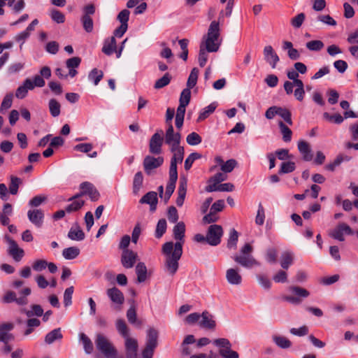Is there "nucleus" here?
I'll return each mask as SVG.
<instances>
[{
	"instance_id": "obj_1",
	"label": "nucleus",
	"mask_w": 358,
	"mask_h": 358,
	"mask_svg": "<svg viewBox=\"0 0 358 358\" xmlns=\"http://www.w3.org/2000/svg\"><path fill=\"white\" fill-rule=\"evenodd\" d=\"M173 237L177 241L166 242L162 246V252L165 255V268L166 272L173 275L179 267L178 262L182 254V244L185 233V224L183 222H178L173 229Z\"/></svg>"
},
{
	"instance_id": "obj_2",
	"label": "nucleus",
	"mask_w": 358,
	"mask_h": 358,
	"mask_svg": "<svg viewBox=\"0 0 358 358\" xmlns=\"http://www.w3.org/2000/svg\"><path fill=\"white\" fill-rule=\"evenodd\" d=\"M220 22L213 21L208 29L207 34L203 36V48L208 52H215L219 50L222 40L220 38Z\"/></svg>"
},
{
	"instance_id": "obj_3",
	"label": "nucleus",
	"mask_w": 358,
	"mask_h": 358,
	"mask_svg": "<svg viewBox=\"0 0 358 358\" xmlns=\"http://www.w3.org/2000/svg\"><path fill=\"white\" fill-rule=\"evenodd\" d=\"M252 247L250 243H245L241 249L239 255H234L232 258L235 262L243 267L250 268L253 266H259L260 263L251 255Z\"/></svg>"
},
{
	"instance_id": "obj_4",
	"label": "nucleus",
	"mask_w": 358,
	"mask_h": 358,
	"mask_svg": "<svg viewBox=\"0 0 358 358\" xmlns=\"http://www.w3.org/2000/svg\"><path fill=\"white\" fill-rule=\"evenodd\" d=\"M95 344L96 348L106 358H117V351L109 340L103 334L96 335Z\"/></svg>"
},
{
	"instance_id": "obj_5",
	"label": "nucleus",
	"mask_w": 358,
	"mask_h": 358,
	"mask_svg": "<svg viewBox=\"0 0 358 358\" xmlns=\"http://www.w3.org/2000/svg\"><path fill=\"white\" fill-rule=\"evenodd\" d=\"M213 343L218 348L219 355L222 358H239L238 353L231 349L232 345L227 338H217Z\"/></svg>"
},
{
	"instance_id": "obj_6",
	"label": "nucleus",
	"mask_w": 358,
	"mask_h": 358,
	"mask_svg": "<svg viewBox=\"0 0 358 358\" xmlns=\"http://www.w3.org/2000/svg\"><path fill=\"white\" fill-rule=\"evenodd\" d=\"M213 343L218 348L219 355L222 358H239L238 353L231 349L232 345L227 338H217Z\"/></svg>"
},
{
	"instance_id": "obj_7",
	"label": "nucleus",
	"mask_w": 358,
	"mask_h": 358,
	"mask_svg": "<svg viewBox=\"0 0 358 358\" xmlns=\"http://www.w3.org/2000/svg\"><path fill=\"white\" fill-rule=\"evenodd\" d=\"M31 289L25 287L20 292V296L17 297L16 294L13 291L7 292L3 298V301L6 303L15 302L20 306H25L29 303L27 296L31 294Z\"/></svg>"
},
{
	"instance_id": "obj_8",
	"label": "nucleus",
	"mask_w": 358,
	"mask_h": 358,
	"mask_svg": "<svg viewBox=\"0 0 358 358\" xmlns=\"http://www.w3.org/2000/svg\"><path fill=\"white\" fill-rule=\"evenodd\" d=\"M83 15L80 18L83 29L87 33L93 31L94 23L92 15L95 13V6L92 3L86 5L83 8Z\"/></svg>"
},
{
	"instance_id": "obj_9",
	"label": "nucleus",
	"mask_w": 358,
	"mask_h": 358,
	"mask_svg": "<svg viewBox=\"0 0 358 358\" xmlns=\"http://www.w3.org/2000/svg\"><path fill=\"white\" fill-rule=\"evenodd\" d=\"M4 239L8 243V254L13 259L14 261L18 262L22 260L24 256V251L20 248L15 241L11 238L8 235H5Z\"/></svg>"
},
{
	"instance_id": "obj_10",
	"label": "nucleus",
	"mask_w": 358,
	"mask_h": 358,
	"mask_svg": "<svg viewBox=\"0 0 358 358\" xmlns=\"http://www.w3.org/2000/svg\"><path fill=\"white\" fill-rule=\"evenodd\" d=\"M223 229L220 225L212 224L208 227L206 234V242L212 246H216L221 242Z\"/></svg>"
},
{
	"instance_id": "obj_11",
	"label": "nucleus",
	"mask_w": 358,
	"mask_h": 358,
	"mask_svg": "<svg viewBox=\"0 0 358 358\" xmlns=\"http://www.w3.org/2000/svg\"><path fill=\"white\" fill-rule=\"evenodd\" d=\"M289 290L297 296H284L282 299L294 305H299L301 303L300 298H307L310 295V292L307 289L298 286H291Z\"/></svg>"
},
{
	"instance_id": "obj_12",
	"label": "nucleus",
	"mask_w": 358,
	"mask_h": 358,
	"mask_svg": "<svg viewBox=\"0 0 358 358\" xmlns=\"http://www.w3.org/2000/svg\"><path fill=\"white\" fill-rule=\"evenodd\" d=\"M163 163V157L159 156L157 157H155L153 156L148 155L143 160L144 170L148 175H150L152 173L154 169L161 166Z\"/></svg>"
},
{
	"instance_id": "obj_13",
	"label": "nucleus",
	"mask_w": 358,
	"mask_h": 358,
	"mask_svg": "<svg viewBox=\"0 0 358 358\" xmlns=\"http://www.w3.org/2000/svg\"><path fill=\"white\" fill-rule=\"evenodd\" d=\"M352 234V230L348 224L340 223L329 232V236L336 240L343 241L345 240V234L350 235Z\"/></svg>"
},
{
	"instance_id": "obj_14",
	"label": "nucleus",
	"mask_w": 358,
	"mask_h": 358,
	"mask_svg": "<svg viewBox=\"0 0 358 358\" xmlns=\"http://www.w3.org/2000/svg\"><path fill=\"white\" fill-rule=\"evenodd\" d=\"M126 358H137L138 344L136 338L127 337L124 338Z\"/></svg>"
},
{
	"instance_id": "obj_15",
	"label": "nucleus",
	"mask_w": 358,
	"mask_h": 358,
	"mask_svg": "<svg viewBox=\"0 0 358 358\" xmlns=\"http://www.w3.org/2000/svg\"><path fill=\"white\" fill-rule=\"evenodd\" d=\"M138 255L131 250H124L121 255V262L126 268H132L136 262Z\"/></svg>"
},
{
	"instance_id": "obj_16",
	"label": "nucleus",
	"mask_w": 358,
	"mask_h": 358,
	"mask_svg": "<svg viewBox=\"0 0 358 358\" xmlns=\"http://www.w3.org/2000/svg\"><path fill=\"white\" fill-rule=\"evenodd\" d=\"M263 55L265 61L273 68L275 69L280 60L279 57L275 52L273 47L270 45H266L263 50Z\"/></svg>"
},
{
	"instance_id": "obj_17",
	"label": "nucleus",
	"mask_w": 358,
	"mask_h": 358,
	"mask_svg": "<svg viewBox=\"0 0 358 358\" xmlns=\"http://www.w3.org/2000/svg\"><path fill=\"white\" fill-rule=\"evenodd\" d=\"M226 279L231 285H240L242 283V276L238 268H230L226 271Z\"/></svg>"
},
{
	"instance_id": "obj_18",
	"label": "nucleus",
	"mask_w": 358,
	"mask_h": 358,
	"mask_svg": "<svg viewBox=\"0 0 358 358\" xmlns=\"http://www.w3.org/2000/svg\"><path fill=\"white\" fill-rule=\"evenodd\" d=\"M29 220L36 227H41L43 223L44 214L40 209L29 210L27 212Z\"/></svg>"
},
{
	"instance_id": "obj_19",
	"label": "nucleus",
	"mask_w": 358,
	"mask_h": 358,
	"mask_svg": "<svg viewBox=\"0 0 358 358\" xmlns=\"http://www.w3.org/2000/svg\"><path fill=\"white\" fill-rule=\"evenodd\" d=\"M142 204L146 203L150 205V210L152 212L155 211L158 202L157 193L153 191L145 194L139 201Z\"/></svg>"
},
{
	"instance_id": "obj_20",
	"label": "nucleus",
	"mask_w": 358,
	"mask_h": 358,
	"mask_svg": "<svg viewBox=\"0 0 358 358\" xmlns=\"http://www.w3.org/2000/svg\"><path fill=\"white\" fill-rule=\"evenodd\" d=\"M13 327L12 323H3L0 325V342L8 343L13 340V334L10 333Z\"/></svg>"
},
{
	"instance_id": "obj_21",
	"label": "nucleus",
	"mask_w": 358,
	"mask_h": 358,
	"mask_svg": "<svg viewBox=\"0 0 358 358\" xmlns=\"http://www.w3.org/2000/svg\"><path fill=\"white\" fill-rule=\"evenodd\" d=\"M71 203L66 207V211L69 213L78 211L85 204V201L80 197V194H76L69 199Z\"/></svg>"
},
{
	"instance_id": "obj_22",
	"label": "nucleus",
	"mask_w": 358,
	"mask_h": 358,
	"mask_svg": "<svg viewBox=\"0 0 358 358\" xmlns=\"http://www.w3.org/2000/svg\"><path fill=\"white\" fill-rule=\"evenodd\" d=\"M199 324L201 327L207 329H214L216 326L213 316L207 311L202 313Z\"/></svg>"
},
{
	"instance_id": "obj_23",
	"label": "nucleus",
	"mask_w": 358,
	"mask_h": 358,
	"mask_svg": "<svg viewBox=\"0 0 358 358\" xmlns=\"http://www.w3.org/2000/svg\"><path fill=\"white\" fill-rule=\"evenodd\" d=\"M164 138L162 136H152L150 141V152L154 155H159L162 152V145Z\"/></svg>"
},
{
	"instance_id": "obj_24",
	"label": "nucleus",
	"mask_w": 358,
	"mask_h": 358,
	"mask_svg": "<svg viewBox=\"0 0 358 358\" xmlns=\"http://www.w3.org/2000/svg\"><path fill=\"white\" fill-rule=\"evenodd\" d=\"M33 86L31 80L27 78L24 80L22 85L19 86L15 92V96L17 99H22L27 95L29 90H32Z\"/></svg>"
},
{
	"instance_id": "obj_25",
	"label": "nucleus",
	"mask_w": 358,
	"mask_h": 358,
	"mask_svg": "<svg viewBox=\"0 0 358 358\" xmlns=\"http://www.w3.org/2000/svg\"><path fill=\"white\" fill-rule=\"evenodd\" d=\"M298 149L301 155H302L303 159L306 162H310L313 159V154L311 152L309 144L304 141H300L298 143Z\"/></svg>"
},
{
	"instance_id": "obj_26",
	"label": "nucleus",
	"mask_w": 358,
	"mask_h": 358,
	"mask_svg": "<svg viewBox=\"0 0 358 358\" xmlns=\"http://www.w3.org/2000/svg\"><path fill=\"white\" fill-rule=\"evenodd\" d=\"M187 182L185 178H180L179 187L178 189V197L176 204L178 206H182L184 203L187 193Z\"/></svg>"
},
{
	"instance_id": "obj_27",
	"label": "nucleus",
	"mask_w": 358,
	"mask_h": 358,
	"mask_svg": "<svg viewBox=\"0 0 358 358\" xmlns=\"http://www.w3.org/2000/svg\"><path fill=\"white\" fill-rule=\"evenodd\" d=\"M107 295L113 303L119 305L122 304L124 301L122 292L116 287L108 289Z\"/></svg>"
},
{
	"instance_id": "obj_28",
	"label": "nucleus",
	"mask_w": 358,
	"mask_h": 358,
	"mask_svg": "<svg viewBox=\"0 0 358 358\" xmlns=\"http://www.w3.org/2000/svg\"><path fill=\"white\" fill-rule=\"evenodd\" d=\"M136 273L137 275V282L138 283L144 282L148 278V269L143 262H138L136 266Z\"/></svg>"
},
{
	"instance_id": "obj_29",
	"label": "nucleus",
	"mask_w": 358,
	"mask_h": 358,
	"mask_svg": "<svg viewBox=\"0 0 358 358\" xmlns=\"http://www.w3.org/2000/svg\"><path fill=\"white\" fill-rule=\"evenodd\" d=\"M294 262V253L291 251H285L280 256V266L283 269H287Z\"/></svg>"
},
{
	"instance_id": "obj_30",
	"label": "nucleus",
	"mask_w": 358,
	"mask_h": 358,
	"mask_svg": "<svg viewBox=\"0 0 358 358\" xmlns=\"http://www.w3.org/2000/svg\"><path fill=\"white\" fill-rule=\"evenodd\" d=\"M21 312L24 313L27 317L33 316L41 317L43 315V309L40 305L37 304L31 306L29 310L23 308L21 310Z\"/></svg>"
},
{
	"instance_id": "obj_31",
	"label": "nucleus",
	"mask_w": 358,
	"mask_h": 358,
	"mask_svg": "<svg viewBox=\"0 0 358 358\" xmlns=\"http://www.w3.org/2000/svg\"><path fill=\"white\" fill-rule=\"evenodd\" d=\"M272 340L274 343L282 349H287L291 347V341L285 336L274 335L272 336Z\"/></svg>"
},
{
	"instance_id": "obj_32",
	"label": "nucleus",
	"mask_w": 358,
	"mask_h": 358,
	"mask_svg": "<svg viewBox=\"0 0 358 358\" xmlns=\"http://www.w3.org/2000/svg\"><path fill=\"white\" fill-rule=\"evenodd\" d=\"M165 141L170 146L171 152L183 148L180 145V136H166Z\"/></svg>"
},
{
	"instance_id": "obj_33",
	"label": "nucleus",
	"mask_w": 358,
	"mask_h": 358,
	"mask_svg": "<svg viewBox=\"0 0 358 358\" xmlns=\"http://www.w3.org/2000/svg\"><path fill=\"white\" fill-rule=\"evenodd\" d=\"M63 336L61 333V329L57 328L47 334L45 338V342L47 344H52L57 340H61Z\"/></svg>"
},
{
	"instance_id": "obj_34",
	"label": "nucleus",
	"mask_w": 358,
	"mask_h": 358,
	"mask_svg": "<svg viewBox=\"0 0 358 358\" xmlns=\"http://www.w3.org/2000/svg\"><path fill=\"white\" fill-rule=\"evenodd\" d=\"M116 48V40L115 36H112L104 43L102 51L107 55H110L113 53Z\"/></svg>"
},
{
	"instance_id": "obj_35",
	"label": "nucleus",
	"mask_w": 358,
	"mask_h": 358,
	"mask_svg": "<svg viewBox=\"0 0 358 358\" xmlns=\"http://www.w3.org/2000/svg\"><path fill=\"white\" fill-rule=\"evenodd\" d=\"M68 237L73 241H80L85 238V234L78 227H71L68 233Z\"/></svg>"
},
{
	"instance_id": "obj_36",
	"label": "nucleus",
	"mask_w": 358,
	"mask_h": 358,
	"mask_svg": "<svg viewBox=\"0 0 358 358\" xmlns=\"http://www.w3.org/2000/svg\"><path fill=\"white\" fill-rule=\"evenodd\" d=\"M158 333L157 330L150 328L147 331L146 345L156 348L157 345Z\"/></svg>"
},
{
	"instance_id": "obj_37",
	"label": "nucleus",
	"mask_w": 358,
	"mask_h": 358,
	"mask_svg": "<svg viewBox=\"0 0 358 358\" xmlns=\"http://www.w3.org/2000/svg\"><path fill=\"white\" fill-rule=\"evenodd\" d=\"M29 319L26 322V329L24 332V336H29L33 331L34 328L40 326L41 321L37 318L28 317Z\"/></svg>"
},
{
	"instance_id": "obj_38",
	"label": "nucleus",
	"mask_w": 358,
	"mask_h": 358,
	"mask_svg": "<svg viewBox=\"0 0 358 358\" xmlns=\"http://www.w3.org/2000/svg\"><path fill=\"white\" fill-rule=\"evenodd\" d=\"M143 182V176L142 172H137L134 177L133 180V193L136 195L138 194L141 188L142 187Z\"/></svg>"
},
{
	"instance_id": "obj_39",
	"label": "nucleus",
	"mask_w": 358,
	"mask_h": 358,
	"mask_svg": "<svg viewBox=\"0 0 358 358\" xmlns=\"http://www.w3.org/2000/svg\"><path fill=\"white\" fill-rule=\"evenodd\" d=\"M79 338L80 341L83 343L85 352L87 354H91L93 351V344L92 341L84 333H80L79 334Z\"/></svg>"
},
{
	"instance_id": "obj_40",
	"label": "nucleus",
	"mask_w": 358,
	"mask_h": 358,
	"mask_svg": "<svg viewBox=\"0 0 358 358\" xmlns=\"http://www.w3.org/2000/svg\"><path fill=\"white\" fill-rule=\"evenodd\" d=\"M116 329L119 334L124 338H127V337L129 336V330L124 322L122 319H119L116 321Z\"/></svg>"
},
{
	"instance_id": "obj_41",
	"label": "nucleus",
	"mask_w": 358,
	"mask_h": 358,
	"mask_svg": "<svg viewBox=\"0 0 358 358\" xmlns=\"http://www.w3.org/2000/svg\"><path fill=\"white\" fill-rule=\"evenodd\" d=\"M80 254V250L76 247H69L64 249L62 255L66 259H73Z\"/></svg>"
},
{
	"instance_id": "obj_42",
	"label": "nucleus",
	"mask_w": 358,
	"mask_h": 358,
	"mask_svg": "<svg viewBox=\"0 0 358 358\" xmlns=\"http://www.w3.org/2000/svg\"><path fill=\"white\" fill-rule=\"evenodd\" d=\"M199 69L197 68H193L190 72L187 82V87L189 90L192 89L197 83L199 76Z\"/></svg>"
},
{
	"instance_id": "obj_43",
	"label": "nucleus",
	"mask_w": 358,
	"mask_h": 358,
	"mask_svg": "<svg viewBox=\"0 0 358 358\" xmlns=\"http://www.w3.org/2000/svg\"><path fill=\"white\" fill-rule=\"evenodd\" d=\"M48 107L52 117H55L59 115L61 105L55 99H51L49 101Z\"/></svg>"
},
{
	"instance_id": "obj_44",
	"label": "nucleus",
	"mask_w": 358,
	"mask_h": 358,
	"mask_svg": "<svg viewBox=\"0 0 358 358\" xmlns=\"http://www.w3.org/2000/svg\"><path fill=\"white\" fill-rule=\"evenodd\" d=\"M216 107L217 104L215 103H211L210 105L203 108L199 115L198 120H203L207 118L215 111Z\"/></svg>"
},
{
	"instance_id": "obj_45",
	"label": "nucleus",
	"mask_w": 358,
	"mask_h": 358,
	"mask_svg": "<svg viewBox=\"0 0 358 358\" xmlns=\"http://www.w3.org/2000/svg\"><path fill=\"white\" fill-rule=\"evenodd\" d=\"M171 80V76L169 73H166L161 78L156 80L154 87L159 90L167 86Z\"/></svg>"
},
{
	"instance_id": "obj_46",
	"label": "nucleus",
	"mask_w": 358,
	"mask_h": 358,
	"mask_svg": "<svg viewBox=\"0 0 358 358\" xmlns=\"http://www.w3.org/2000/svg\"><path fill=\"white\" fill-rule=\"evenodd\" d=\"M103 73L102 71L98 70L97 69H93L88 75L90 80L92 81L94 85H97L100 80L102 79Z\"/></svg>"
},
{
	"instance_id": "obj_47",
	"label": "nucleus",
	"mask_w": 358,
	"mask_h": 358,
	"mask_svg": "<svg viewBox=\"0 0 358 358\" xmlns=\"http://www.w3.org/2000/svg\"><path fill=\"white\" fill-rule=\"evenodd\" d=\"M238 239V233L234 229H231L229 237L227 241V248L229 249H235Z\"/></svg>"
},
{
	"instance_id": "obj_48",
	"label": "nucleus",
	"mask_w": 358,
	"mask_h": 358,
	"mask_svg": "<svg viewBox=\"0 0 358 358\" xmlns=\"http://www.w3.org/2000/svg\"><path fill=\"white\" fill-rule=\"evenodd\" d=\"M167 224L165 219H160L156 226L155 236L157 238H161L166 232Z\"/></svg>"
},
{
	"instance_id": "obj_49",
	"label": "nucleus",
	"mask_w": 358,
	"mask_h": 358,
	"mask_svg": "<svg viewBox=\"0 0 358 358\" xmlns=\"http://www.w3.org/2000/svg\"><path fill=\"white\" fill-rule=\"evenodd\" d=\"M306 46L310 51H320L324 48V45L322 41L313 40L307 42Z\"/></svg>"
},
{
	"instance_id": "obj_50",
	"label": "nucleus",
	"mask_w": 358,
	"mask_h": 358,
	"mask_svg": "<svg viewBox=\"0 0 358 358\" xmlns=\"http://www.w3.org/2000/svg\"><path fill=\"white\" fill-rule=\"evenodd\" d=\"M295 87L296 88L294 90V96L297 100L301 101L303 99L305 95L303 83L302 81H297Z\"/></svg>"
},
{
	"instance_id": "obj_51",
	"label": "nucleus",
	"mask_w": 358,
	"mask_h": 358,
	"mask_svg": "<svg viewBox=\"0 0 358 358\" xmlns=\"http://www.w3.org/2000/svg\"><path fill=\"white\" fill-rule=\"evenodd\" d=\"M13 94L12 93H8L4 96L0 107V111L1 113H3V110H6L11 107L13 103Z\"/></svg>"
},
{
	"instance_id": "obj_52",
	"label": "nucleus",
	"mask_w": 358,
	"mask_h": 358,
	"mask_svg": "<svg viewBox=\"0 0 358 358\" xmlns=\"http://www.w3.org/2000/svg\"><path fill=\"white\" fill-rule=\"evenodd\" d=\"M21 183L20 178L16 176L10 177V183L9 185V192L11 194H16L18 192L19 185Z\"/></svg>"
},
{
	"instance_id": "obj_53",
	"label": "nucleus",
	"mask_w": 358,
	"mask_h": 358,
	"mask_svg": "<svg viewBox=\"0 0 358 358\" xmlns=\"http://www.w3.org/2000/svg\"><path fill=\"white\" fill-rule=\"evenodd\" d=\"M191 90L188 89V88H185L184 89L181 94H180V99H179V104H181V105H183V106H187L189 101H190V99H191Z\"/></svg>"
},
{
	"instance_id": "obj_54",
	"label": "nucleus",
	"mask_w": 358,
	"mask_h": 358,
	"mask_svg": "<svg viewBox=\"0 0 358 358\" xmlns=\"http://www.w3.org/2000/svg\"><path fill=\"white\" fill-rule=\"evenodd\" d=\"M207 52L208 51L206 50V48H203V43H201L200 45V50L198 58L199 64L201 67H203L207 62L208 57Z\"/></svg>"
},
{
	"instance_id": "obj_55",
	"label": "nucleus",
	"mask_w": 358,
	"mask_h": 358,
	"mask_svg": "<svg viewBox=\"0 0 358 358\" xmlns=\"http://www.w3.org/2000/svg\"><path fill=\"white\" fill-rule=\"evenodd\" d=\"M234 4V0H228L225 10H221L219 14V22L221 21L224 16L229 17L231 15L233 7Z\"/></svg>"
},
{
	"instance_id": "obj_56",
	"label": "nucleus",
	"mask_w": 358,
	"mask_h": 358,
	"mask_svg": "<svg viewBox=\"0 0 358 358\" xmlns=\"http://www.w3.org/2000/svg\"><path fill=\"white\" fill-rule=\"evenodd\" d=\"M74 288L71 286L66 288L64 293V304L66 307L69 306L72 303V296L73 294Z\"/></svg>"
},
{
	"instance_id": "obj_57",
	"label": "nucleus",
	"mask_w": 358,
	"mask_h": 358,
	"mask_svg": "<svg viewBox=\"0 0 358 358\" xmlns=\"http://www.w3.org/2000/svg\"><path fill=\"white\" fill-rule=\"evenodd\" d=\"M127 317L129 323L131 324H141V322L137 320V314L134 307H131L127 312Z\"/></svg>"
},
{
	"instance_id": "obj_58",
	"label": "nucleus",
	"mask_w": 358,
	"mask_h": 358,
	"mask_svg": "<svg viewBox=\"0 0 358 358\" xmlns=\"http://www.w3.org/2000/svg\"><path fill=\"white\" fill-rule=\"evenodd\" d=\"M295 164L293 162H283L279 171L280 174L289 173L294 171Z\"/></svg>"
},
{
	"instance_id": "obj_59",
	"label": "nucleus",
	"mask_w": 358,
	"mask_h": 358,
	"mask_svg": "<svg viewBox=\"0 0 358 358\" xmlns=\"http://www.w3.org/2000/svg\"><path fill=\"white\" fill-rule=\"evenodd\" d=\"M277 115L280 116L286 123L292 124L291 113L287 109L278 107Z\"/></svg>"
},
{
	"instance_id": "obj_60",
	"label": "nucleus",
	"mask_w": 358,
	"mask_h": 358,
	"mask_svg": "<svg viewBox=\"0 0 358 358\" xmlns=\"http://www.w3.org/2000/svg\"><path fill=\"white\" fill-rule=\"evenodd\" d=\"M172 152L173 153V155L171 158V163H173L176 165H177L178 163H181L183 159L184 149L178 148L176 152Z\"/></svg>"
},
{
	"instance_id": "obj_61",
	"label": "nucleus",
	"mask_w": 358,
	"mask_h": 358,
	"mask_svg": "<svg viewBox=\"0 0 358 358\" xmlns=\"http://www.w3.org/2000/svg\"><path fill=\"white\" fill-rule=\"evenodd\" d=\"M324 118L329 122L340 124L343 121V117L340 114L330 115L328 113L323 114Z\"/></svg>"
},
{
	"instance_id": "obj_62",
	"label": "nucleus",
	"mask_w": 358,
	"mask_h": 358,
	"mask_svg": "<svg viewBox=\"0 0 358 358\" xmlns=\"http://www.w3.org/2000/svg\"><path fill=\"white\" fill-rule=\"evenodd\" d=\"M50 16L52 20L58 24L63 23L65 21L64 15L58 10H52Z\"/></svg>"
},
{
	"instance_id": "obj_63",
	"label": "nucleus",
	"mask_w": 358,
	"mask_h": 358,
	"mask_svg": "<svg viewBox=\"0 0 358 358\" xmlns=\"http://www.w3.org/2000/svg\"><path fill=\"white\" fill-rule=\"evenodd\" d=\"M266 259L268 263L274 264L277 259V250L274 248H268L266 252Z\"/></svg>"
},
{
	"instance_id": "obj_64",
	"label": "nucleus",
	"mask_w": 358,
	"mask_h": 358,
	"mask_svg": "<svg viewBox=\"0 0 358 358\" xmlns=\"http://www.w3.org/2000/svg\"><path fill=\"white\" fill-rule=\"evenodd\" d=\"M237 162L235 159H231L227 160L222 166V171L224 173H230L236 167Z\"/></svg>"
}]
</instances>
